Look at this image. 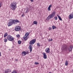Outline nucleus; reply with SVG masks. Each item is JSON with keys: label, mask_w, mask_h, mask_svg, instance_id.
I'll list each match as a JSON object with an SVG mask.
<instances>
[{"label": "nucleus", "mask_w": 73, "mask_h": 73, "mask_svg": "<svg viewBox=\"0 0 73 73\" xmlns=\"http://www.w3.org/2000/svg\"><path fill=\"white\" fill-rule=\"evenodd\" d=\"M16 5H17V4H16V3L15 1H14L10 5L11 9L13 11H15L17 7Z\"/></svg>", "instance_id": "obj_1"}, {"label": "nucleus", "mask_w": 73, "mask_h": 73, "mask_svg": "<svg viewBox=\"0 0 73 73\" xmlns=\"http://www.w3.org/2000/svg\"><path fill=\"white\" fill-rule=\"evenodd\" d=\"M55 15L56 12L53 11L47 18L46 19V20H47V21H48V20H49L51 19H52V18H53V17H54Z\"/></svg>", "instance_id": "obj_2"}, {"label": "nucleus", "mask_w": 73, "mask_h": 73, "mask_svg": "<svg viewBox=\"0 0 73 73\" xmlns=\"http://www.w3.org/2000/svg\"><path fill=\"white\" fill-rule=\"evenodd\" d=\"M68 49V46L66 44L63 45L62 47V50L63 51H66Z\"/></svg>", "instance_id": "obj_3"}, {"label": "nucleus", "mask_w": 73, "mask_h": 73, "mask_svg": "<svg viewBox=\"0 0 73 73\" xmlns=\"http://www.w3.org/2000/svg\"><path fill=\"white\" fill-rule=\"evenodd\" d=\"M11 21L13 24H17V23H20V21L17 20V19L13 20L11 19Z\"/></svg>", "instance_id": "obj_4"}, {"label": "nucleus", "mask_w": 73, "mask_h": 73, "mask_svg": "<svg viewBox=\"0 0 73 73\" xmlns=\"http://www.w3.org/2000/svg\"><path fill=\"white\" fill-rule=\"evenodd\" d=\"M7 39L9 41H12L14 40V38H13L11 35H9L7 36Z\"/></svg>", "instance_id": "obj_5"}, {"label": "nucleus", "mask_w": 73, "mask_h": 73, "mask_svg": "<svg viewBox=\"0 0 73 73\" xmlns=\"http://www.w3.org/2000/svg\"><path fill=\"white\" fill-rule=\"evenodd\" d=\"M36 40L35 39L32 40L31 41H30L29 44L30 45H33L36 42Z\"/></svg>", "instance_id": "obj_6"}, {"label": "nucleus", "mask_w": 73, "mask_h": 73, "mask_svg": "<svg viewBox=\"0 0 73 73\" xmlns=\"http://www.w3.org/2000/svg\"><path fill=\"white\" fill-rule=\"evenodd\" d=\"M20 27L19 26H18L17 27H15V31H20L21 29Z\"/></svg>", "instance_id": "obj_7"}, {"label": "nucleus", "mask_w": 73, "mask_h": 73, "mask_svg": "<svg viewBox=\"0 0 73 73\" xmlns=\"http://www.w3.org/2000/svg\"><path fill=\"white\" fill-rule=\"evenodd\" d=\"M13 23H12V21H11V19H10L9 20V22L8 23V27H10V26H11Z\"/></svg>", "instance_id": "obj_8"}, {"label": "nucleus", "mask_w": 73, "mask_h": 73, "mask_svg": "<svg viewBox=\"0 0 73 73\" xmlns=\"http://www.w3.org/2000/svg\"><path fill=\"white\" fill-rule=\"evenodd\" d=\"M68 18L70 20L73 18V13H71L68 17Z\"/></svg>", "instance_id": "obj_9"}, {"label": "nucleus", "mask_w": 73, "mask_h": 73, "mask_svg": "<svg viewBox=\"0 0 73 73\" xmlns=\"http://www.w3.org/2000/svg\"><path fill=\"white\" fill-rule=\"evenodd\" d=\"M72 49H73V46L72 45L70 46L68 48V51L69 52H71L72 50Z\"/></svg>", "instance_id": "obj_10"}, {"label": "nucleus", "mask_w": 73, "mask_h": 73, "mask_svg": "<svg viewBox=\"0 0 73 73\" xmlns=\"http://www.w3.org/2000/svg\"><path fill=\"white\" fill-rule=\"evenodd\" d=\"M43 57L44 59L47 58V57H46V54L45 52L43 53Z\"/></svg>", "instance_id": "obj_11"}, {"label": "nucleus", "mask_w": 73, "mask_h": 73, "mask_svg": "<svg viewBox=\"0 0 73 73\" xmlns=\"http://www.w3.org/2000/svg\"><path fill=\"white\" fill-rule=\"evenodd\" d=\"M45 51L46 53H49L50 49H49V48H47L46 49Z\"/></svg>", "instance_id": "obj_12"}, {"label": "nucleus", "mask_w": 73, "mask_h": 73, "mask_svg": "<svg viewBox=\"0 0 73 73\" xmlns=\"http://www.w3.org/2000/svg\"><path fill=\"white\" fill-rule=\"evenodd\" d=\"M29 48L30 51V52H31L32 51V46L31 45H30L29 46Z\"/></svg>", "instance_id": "obj_13"}, {"label": "nucleus", "mask_w": 73, "mask_h": 73, "mask_svg": "<svg viewBox=\"0 0 73 73\" xmlns=\"http://www.w3.org/2000/svg\"><path fill=\"white\" fill-rule=\"evenodd\" d=\"M22 55L23 56L26 55V52H25V51H23L22 53Z\"/></svg>", "instance_id": "obj_14"}, {"label": "nucleus", "mask_w": 73, "mask_h": 73, "mask_svg": "<svg viewBox=\"0 0 73 73\" xmlns=\"http://www.w3.org/2000/svg\"><path fill=\"white\" fill-rule=\"evenodd\" d=\"M23 38H24L25 41H27L28 39V37L27 36L26 37L24 36Z\"/></svg>", "instance_id": "obj_15"}, {"label": "nucleus", "mask_w": 73, "mask_h": 73, "mask_svg": "<svg viewBox=\"0 0 73 73\" xmlns=\"http://www.w3.org/2000/svg\"><path fill=\"white\" fill-rule=\"evenodd\" d=\"M29 35V33H26L24 36L25 37H28V36Z\"/></svg>", "instance_id": "obj_16"}, {"label": "nucleus", "mask_w": 73, "mask_h": 73, "mask_svg": "<svg viewBox=\"0 0 73 73\" xmlns=\"http://www.w3.org/2000/svg\"><path fill=\"white\" fill-rule=\"evenodd\" d=\"M57 16L58 17L59 20H60V21H62V19L61 18V17H60V16L58 15H57Z\"/></svg>", "instance_id": "obj_17"}, {"label": "nucleus", "mask_w": 73, "mask_h": 73, "mask_svg": "<svg viewBox=\"0 0 73 73\" xmlns=\"http://www.w3.org/2000/svg\"><path fill=\"white\" fill-rule=\"evenodd\" d=\"M8 35V34L7 33H6L4 35V37H6V36H7V35Z\"/></svg>", "instance_id": "obj_18"}, {"label": "nucleus", "mask_w": 73, "mask_h": 73, "mask_svg": "<svg viewBox=\"0 0 73 73\" xmlns=\"http://www.w3.org/2000/svg\"><path fill=\"white\" fill-rule=\"evenodd\" d=\"M52 28L53 29H56V27L55 26H52Z\"/></svg>", "instance_id": "obj_19"}, {"label": "nucleus", "mask_w": 73, "mask_h": 73, "mask_svg": "<svg viewBox=\"0 0 73 73\" xmlns=\"http://www.w3.org/2000/svg\"><path fill=\"white\" fill-rule=\"evenodd\" d=\"M34 24H37V22L36 21H34L33 22Z\"/></svg>", "instance_id": "obj_20"}, {"label": "nucleus", "mask_w": 73, "mask_h": 73, "mask_svg": "<svg viewBox=\"0 0 73 73\" xmlns=\"http://www.w3.org/2000/svg\"><path fill=\"white\" fill-rule=\"evenodd\" d=\"M18 43L19 44H21V41L20 40L18 41Z\"/></svg>", "instance_id": "obj_21"}, {"label": "nucleus", "mask_w": 73, "mask_h": 73, "mask_svg": "<svg viewBox=\"0 0 73 73\" xmlns=\"http://www.w3.org/2000/svg\"><path fill=\"white\" fill-rule=\"evenodd\" d=\"M7 41H8V40L6 38H5L4 39V42H7Z\"/></svg>", "instance_id": "obj_22"}, {"label": "nucleus", "mask_w": 73, "mask_h": 73, "mask_svg": "<svg viewBox=\"0 0 73 73\" xmlns=\"http://www.w3.org/2000/svg\"><path fill=\"white\" fill-rule=\"evenodd\" d=\"M49 30L50 31H52V27H49L48 28Z\"/></svg>", "instance_id": "obj_23"}, {"label": "nucleus", "mask_w": 73, "mask_h": 73, "mask_svg": "<svg viewBox=\"0 0 73 73\" xmlns=\"http://www.w3.org/2000/svg\"><path fill=\"white\" fill-rule=\"evenodd\" d=\"M37 45L38 46H40V43H37Z\"/></svg>", "instance_id": "obj_24"}, {"label": "nucleus", "mask_w": 73, "mask_h": 73, "mask_svg": "<svg viewBox=\"0 0 73 73\" xmlns=\"http://www.w3.org/2000/svg\"><path fill=\"white\" fill-rule=\"evenodd\" d=\"M52 7V4H51L50 5H49L48 7L50 8V7Z\"/></svg>", "instance_id": "obj_25"}, {"label": "nucleus", "mask_w": 73, "mask_h": 73, "mask_svg": "<svg viewBox=\"0 0 73 73\" xmlns=\"http://www.w3.org/2000/svg\"><path fill=\"white\" fill-rule=\"evenodd\" d=\"M65 64H68V61L67 60L66 61Z\"/></svg>", "instance_id": "obj_26"}, {"label": "nucleus", "mask_w": 73, "mask_h": 73, "mask_svg": "<svg viewBox=\"0 0 73 73\" xmlns=\"http://www.w3.org/2000/svg\"><path fill=\"white\" fill-rule=\"evenodd\" d=\"M48 11H50V8L49 7H48Z\"/></svg>", "instance_id": "obj_27"}, {"label": "nucleus", "mask_w": 73, "mask_h": 73, "mask_svg": "<svg viewBox=\"0 0 73 73\" xmlns=\"http://www.w3.org/2000/svg\"><path fill=\"white\" fill-rule=\"evenodd\" d=\"M54 19L55 20H57V17H54Z\"/></svg>", "instance_id": "obj_28"}, {"label": "nucleus", "mask_w": 73, "mask_h": 73, "mask_svg": "<svg viewBox=\"0 0 73 73\" xmlns=\"http://www.w3.org/2000/svg\"><path fill=\"white\" fill-rule=\"evenodd\" d=\"M35 64H39V63L37 62H35Z\"/></svg>", "instance_id": "obj_29"}, {"label": "nucleus", "mask_w": 73, "mask_h": 73, "mask_svg": "<svg viewBox=\"0 0 73 73\" xmlns=\"http://www.w3.org/2000/svg\"><path fill=\"white\" fill-rule=\"evenodd\" d=\"M16 36L17 37L19 38L20 37V36L19 35H16Z\"/></svg>", "instance_id": "obj_30"}, {"label": "nucleus", "mask_w": 73, "mask_h": 73, "mask_svg": "<svg viewBox=\"0 0 73 73\" xmlns=\"http://www.w3.org/2000/svg\"><path fill=\"white\" fill-rule=\"evenodd\" d=\"M8 72H9L8 70H6L5 73H8Z\"/></svg>", "instance_id": "obj_31"}, {"label": "nucleus", "mask_w": 73, "mask_h": 73, "mask_svg": "<svg viewBox=\"0 0 73 73\" xmlns=\"http://www.w3.org/2000/svg\"><path fill=\"white\" fill-rule=\"evenodd\" d=\"M29 53L28 52V51H27V52H26V55L27 54H29Z\"/></svg>", "instance_id": "obj_32"}, {"label": "nucleus", "mask_w": 73, "mask_h": 73, "mask_svg": "<svg viewBox=\"0 0 73 73\" xmlns=\"http://www.w3.org/2000/svg\"><path fill=\"white\" fill-rule=\"evenodd\" d=\"M28 12V9L27 8V10L26 11V13H27Z\"/></svg>", "instance_id": "obj_33"}, {"label": "nucleus", "mask_w": 73, "mask_h": 73, "mask_svg": "<svg viewBox=\"0 0 73 73\" xmlns=\"http://www.w3.org/2000/svg\"><path fill=\"white\" fill-rule=\"evenodd\" d=\"M53 40L52 39H51L49 40V41H52Z\"/></svg>", "instance_id": "obj_34"}, {"label": "nucleus", "mask_w": 73, "mask_h": 73, "mask_svg": "<svg viewBox=\"0 0 73 73\" xmlns=\"http://www.w3.org/2000/svg\"><path fill=\"white\" fill-rule=\"evenodd\" d=\"M25 16V15H24V14H23L22 15V17H24Z\"/></svg>", "instance_id": "obj_35"}, {"label": "nucleus", "mask_w": 73, "mask_h": 73, "mask_svg": "<svg viewBox=\"0 0 73 73\" xmlns=\"http://www.w3.org/2000/svg\"><path fill=\"white\" fill-rule=\"evenodd\" d=\"M30 1H31V2H33L34 1L33 0H30Z\"/></svg>", "instance_id": "obj_36"}, {"label": "nucleus", "mask_w": 73, "mask_h": 73, "mask_svg": "<svg viewBox=\"0 0 73 73\" xmlns=\"http://www.w3.org/2000/svg\"><path fill=\"white\" fill-rule=\"evenodd\" d=\"M0 7H1V4L0 3Z\"/></svg>", "instance_id": "obj_37"}, {"label": "nucleus", "mask_w": 73, "mask_h": 73, "mask_svg": "<svg viewBox=\"0 0 73 73\" xmlns=\"http://www.w3.org/2000/svg\"><path fill=\"white\" fill-rule=\"evenodd\" d=\"M1 56V52H0V56Z\"/></svg>", "instance_id": "obj_38"}, {"label": "nucleus", "mask_w": 73, "mask_h": 73, "mask_svg": "<svg viewBox=\"0 0 73 73\" xmlns=\"http://www.w3.org/2000/svg\"><path fill=\"white\" fill-rule=\"evenodd\" d=\"M15 61H18V59H16L15 60Z\"/></svg>", "instance_id": "obj_39"}, {"label": "nucleus", "mask_w": 73, "mask_h": 73, "mask_svg": "<svg viewBox=\"0 0 73 73\" xmlns=\"http://www.w3.org/2000/svg\"><path fill=\"white\" fill-rule=\"evenodd\" d=\"M65 65H66V66H67L68 65V64H65Z\"/></svg>", "instance_id": "obj_40"}, {"label": "nucleus", "mask_w": 73, "mask_h": 73, "mask_svg": "<svg viewBox=\"0 0 73 73\" xmlns=\"http://www.w3.org/2000/svg\"><path fill=\"white\" fill-rule=\"evenodd\" d=\"M8 71H9V69L8 70Z\"/></svg>", "instance_id": "obj_41"}, {"label": "nucleus", "mask_w": 73, "mask_h": 73, "mask_svg": "<svg viewBox=\"0 0 73 73\" xmlns=\"http://www.w3.org/2000/svg\"><path fill=\"white\" fill-rule=\"evenodd\" d=\"M10 70V72H11V70Z\"/></svg>", "instance_id": "obj_42"}]
</instances>
